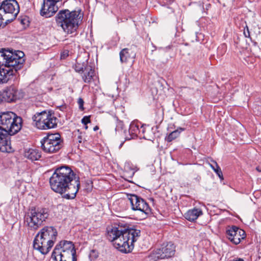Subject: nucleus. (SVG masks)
I'll return each mask as SVG.
<instances>
[{"label": "nucleus", "mask_w": 261, "mask_h": 261, "mask_svg": "<svg viewBox=\"0 0 261 261\" xmlns=\"http://www.w3.org/2000/svg\"><path fill=\"white\" fill-rule=\"evenodd\" d=\"M232 261H244V259L242 258H239L238 259H233Z\"/></svg>", "instance_id": "obj_40"}, {"label": "nucleus", "mask_w": 261, "mask_h": 261, "mask_svg": "<svg viewBox=\"0 0 261 261\" xmlns=\"http://www.w3.org/2000/svg\"><path fill=\"white\" fill-rule=\"evenodd\" d=\"M54 261H65V254H63L58 251H53L51 256Z\"/></svg>", "instance_id": "obj_27"}, {"label": "nucleus", "mask_w": 261, "mask_h": 261, "mask_svg": "<svg viewBox=\"0 0 261 261\" xmlns=\"http://www.w3.org/2000/svg\"><path fill=\"white\" fill-rule=\"evenodd\" d=\"M128 199L133 211H138L146 217L151 213V208L148 203L142 197L136 194H129Z\"/></svg>", "instance_id": "obj_11"}, {"label": "nucleus", "mask_w": 261, "mask_h": 261, "mask_svg": "<svg viewBox=\"0 0 261 261\" xmlns=\"http://www.w3.org/2000/svg\"><path fill=\"white\" fill-rule=\"evenodd\" d=\"M14 135L11 134L9 130L0 127V151L3 152L12 151L10 136Z\"/></svg>", "instance_id": "obj_15"}, {"label": "nucleus", "mask_w": 261, "mask_h": 261, "mask_svg": "<svg viewBox=\"0 0 261 261\" xmlns=\"http://www.w3.org/2000/svg\"><path fill=\"white\" fill-rule=\"evenodd\" d=\"M82 136H78V141L79 143H81L82 142Z\"/></svg>", "instance_id": "obj_39"}, {"label": "nucleus", "mask_w": 261, "mask_h": 261, "mask_svg": "<svg viewBox=\"0 0 261 261\" xmlns=\"http://www.w3.org/2000/svg\"><path fill=\"white\" fill-rule=\"evenodd\" d=\"M175 251V246L172 242L163 244L161 248L154 250L149 255V258L154 261L168 258L174 254Z\"/></svg>", "instance_id": "obj_10"}, {"label": "nucleus", "mask_w": 261, "mask_h": 261, "mask_svg": "<svg viewBox=\"0 0 261 261\" xmlns=\"http://www.w3.org/2000/svg\"><path fill=\"white\" fill-rule=\"evenodd\" d=\"M4 16H7L8 18L10 17V14H5Z\"/></svg>", "instance_id": "obj_42"}, {"label": "nucleus", "mask_w": 261, "mask_h": 261, "mask_svg": "<svg viewBox=\"0 0 261 261\" xmlns=\"http://www.w3.org/2000/svg\"><path fill=\"white\" fill-rule=\"evenodd\" d=\"M256 170L258 172H261V166H257V167H256Z\"/></svg>", "instance_id": "obj_38"}, {"label": "nucleus", "mask_w": 261, "mask_h": 261, "mask_svg": "<svg viewBox=\"0 0 261 261\" xmlns=\"http://www.w3.org/2000/svg\"><path fill=\"white\" fill-rule=\"evenodd\" d=\"M48 119H46L45 129L54 128L57 126L58 119L48 112Z\"/></svg>", "instance_id": "obj_22"}, {"label": "nucleus", "mask_w": 261, "mask_h": 261, "mask_svg": "<svg viewBox=\"0 0 261 261\" xmlns=\"http://www.w3.org/2000/svg\"><path fill=\"white\" fill-rule=\"evenodd\" d=\"M81 10L70 11L68 9L60 10L55 16L58 27H61L67 34H72L76 31L79 26L80 20L83 16L80 15Z\"/></svg>", "instance_id": "obj_4"}, {"label": "nucleus", "mask_w": 261, "mask_h": 261, "mask_svg": "<svg viewBox=\"0 0 261 261\" xmlns=\"http://www.w3.org/2000/svg\"><path fill=\"white\" fill-rule=\"evenodd\" d=\"M98 256V252L96 250L92 249L90 251L89 254V257L91 259H94L97 258Z\"/></svg>", "instance_id": "obj_31"}, {"label": "nucleus", "mask_w": 261, "mask_h": 261, "mask_svg": "<svg viewBox=\"0 0 261 261\" xmlns=\"http://www.w3.org/2000/svg\"><path fill=\"white\" fill-rule=\"evenodd\" d=\"M16 53L18 56V61H17V67H16V69H21L25 62V59L23 58L24 54L20 50H16Z\"/></svg>", "instance_id": "obj_26"}, {"label": "nucleus", "mask_w": 261, "mask_h": 261, "mask_svg": "<svg viewBox=\"0 0 261 261\" xmlns=\"http://www.w3.org/2000/svg\"><path fill=\"white\" fill-rule=\"evenodd\" d=\"M58 250L61 253L65 254V257H73V256L76 257V252L74 245L71 241H61L56 245L53 251L58 252Z\"/></svg>", "instance_id": "obj_14"}, {"label": "nucleus", "mask_w": 261, "mask_h": 261, "mask_svg": "<svg viewBox=\"0 0 261 261\" xmlns=\"http://www.w3.org/2000/svg\"><path fill=\"white\" fill-rule=\"evenodd\" d=\"M203 214L201 209L194 208L189 210L185 214V218L189 221H194Z\"/></svg>", "instance_id": "obj_20"}, {"label": "nucleus", "mask_w": 261, "mask_h": 261, "mask_svg": "<svg viewBox=\"0 0 261 261\" xmlns=\"http://www.w3.org/2000/svg\"><path fill=\"white\" fill-rule=\"evenodd\" d=\"M126 180H127V181H129V179H126L125 178Z\"/></svg>", "instance_id": "obj_44"}, {"label": "nucleus", "mask_w": 261, "mask_h": 261, "mask_svg": "<svg viewBox=\"0 0 261 261\" xmlns=\"http://www.w3.org/2000/svg\"><path fill=\"white\" fill-rule=\"evenodd\" d=\"M41 148L46 153H54L63 147V141L59 134H48L41 141Z\"/></svg>", "instance_id": "obj_7"}, {"label": "nucleus", "mask_w": 261, "mask_h": 261, "mask_svg": "<svg viewBox=\"0 0 261 261\" xmlns=\"http://www.w3.org/2000/svg\"><path fill=\"white\" fill-rule=\"evenodd\" d=\"M48 112L42 111L40 113H36L33 116V120L35 122L36 127L40 129H45L46 119H48Z\"/></svg>", "instance_id": "obj_17"}, {"label": "nucleus", "mask_w": 261, "mask_h": 261, "mask_svg": "<svg viewBox=\"0 0 261 261\" xmlns=\"http://www.w3.org/2000/svg\"><path fill=\"white\" fill-rule=\"evenodd\" d=\"M129 134L131 136L130 137H126V140H130L133 139L134 137L137 136V134L139 132V127L135 123H132L129 126Z\"/></svg>", "instance_id": "obj_24"}, {"label": "nucleus", "mask_w": 261, "mask_h": 261, "mask_svg": "<svg viewBox=\"0 0 261 261\" xmlns=\"http://www.w3.org/2000/svg\"><path fill=\"white\" fill-rule=\"evenodd\" d=\"M65 259H66L65 261H77V258L74 256L65 257Z\"/></svg>", "instance_id": "obj_37"}, {"label": "nucleus", "mask_w": 261, "mask_h": 261, "mask_svg": "<svg viewBox=\"0 0 261 261\" xmlns=\"http://www.w3.org/2000/svg\"><path fill=\"white\" fill-rule=\"evenodd\" d=\"M25 158L32 161L38 160L41 157V152L36 149L30 148L24 153Z\"/></svg>", "instance_id": "obj_19"}, {"label": "nucleus", "mask_w": 261, "mask_h": 261, "mask_svg": "<svg viewBox=\"0 0 261 261\" xmlns=\"http://www.w3.org/2000/svg\"><path fill=\"white\" fill-rule=\"evenodd\" d=\"M180 53L183 55H190L191 54V50L189 47L187 46V44L185 45H182L181 46L180 48Z\"/></svg>", "instance_id": "obj_28"}, {"label": "nucleus", "mask_w": 261, "mask_h": 261, "mask_svg": "<svg viewBox=\"0 0 261 261\" xmlns=\"http://www.w3.org/2000/svg\"><path fill=\"white\" fill-rule=\"evenodd\" d=\"M24 96V93L21 90L11 86L0 93V100L1 102H12L22 98Z\"/></svg>", "instance_id": "obj_12"}, {"label": "nucleus", "mask_w": 261, "mask_h": 261, "mask_svg": "<svg viewBox=\"0 0 261 261\" xmlns=\"http://www.w3.org/2000/svg\"><path fill=\"white\" fill-rule=\"evenodd\" d=\"M47 1H49L50 0H47Z\"/></svg>", "instance_id": "obj_45"}, {"label": "nucleus", "mask_w": 261, "mask_h": 261, "mask_svg": "<svg viewBox=\"0 0 261 261\" xmlns=\"http://www.w3.org/2000/svg\"><path fill=\"white\" fill-rule=\"evenodd\" d=\"M99 129V127L98 126H95L94 128H93V130L94 131H96L97 130H98Z\"/></svg>", "instance_id": "obj_41"}, {"label": "nucleus", "mask_w": 261, "mask_h": 261, "mask_svg": "<svg viewBox=\"0 0 261 261\" xmlns=\"http://www.w3.org/2000/svg\"><path fill=\"white\" fill-rule=\"evenodd\" d=\"M123 128V122L120 120H117L116 126V130H122Z\"/></svg>", "instance_id": "obj_33"}, {"label": "nucleus", "mask_w": 261, "mask_h": 261, "mask_svg": "<svg viewBox=\"0 0 261 261\" xmlns=\"http://www.w3.org/2000/svg\"><path fill=\"white\" fill-rule=\"evenodd\" d=\"M22 120L20 117L12 112L0 113V127L16 134L21 128Z\"/></svg>", "instance_id": "obj_6"}, {"label": "nucleus", "mask_w": 261, "mask_h": 261, "mask_svg": "<svg viewBox=\"0 0 261 261\" xmlns=\"http://www.w3.org/2000/svg\"><path fill=\"white\" fill-rule=\"evenodd\" d=\"M86 65H85L84 63L83 64H81L78 62H76V63L74 65V69L76 72H83L85 71V67H86Z\"/></svg>", "instance_id": "obj_29"}, {"label": "nucleus", "mask_w": 261, "mask_h": 261, "mask_svg": "<svg viewBox=\"0 0 261 261\" xmlns=\"http://www.w3.org/2000/svg\"><path fill=\"white\" fill-rule=\"evenodd\" d=\"M94 70L90 65H86L82 75V79L85 83H90L94 76Z\"/></svg>", "instance_id": "obj_21"}, {"label": "nucleus", "mask_w": 261, "mask_h": 261, "mask_svg": "<svg viewBox=\"0 0 261 261\" xmlns=\"http://www.w3.org/2000/svg\"><path fill=\"white\" fill-rule=\"evenodd\" d=\"M136 53L133 49V47L125 48L122 49L120 53V60L121 63H127L129 62H133L135 58Z\"/></svg>", "instance_id": "obj_18"}, {"label": "nucleus", "mask_w": 261, "mask_h": 261, "mask_svg": "<svg viewBox=\"0 0 261 261\" xmlns=\"http://www.w3.org/2000/svg\"><path fill=\"white\" fill-rule=\"evenodd\" d=\"M6 49L2 48L0 50V84L6 83V78L10 73V69L7 70L6 60Z\"/></svg>", "instance_id": "obj_16"}, {"label": "nucleus", "mask_w": 261, "mask_h": 261, "mask_svg": "<svg viewBox=\"0 0 261 261\" xmlns=\"http://www.w3.org/2000/svg\"><path fill=\"white\" fill-rule=\"evenodd\" d=\"M51 189L56 193L64 195L63 197L73 199L79 190L80 177L67 166L56 169L49 178Z\"/></svg>", "instance_id": "obj_1"}, {"label": "nucleus", "mask_w": 261, "mask_h": 261, "mask_svg": "<svg viewBox=\"0 0 261 261\" xmlns=\"http://www.w3.org/2000/svg\"><path fill=\"white\" fill-rule=\"evenodd\" d=\"M185 130V128L179 127L176 130L172 131L167 135L165 140L167 142H171L179 137L181 132Z\"/></svg>", "instance_id": "obj_23"}, {"label": "nucleus", "mask_w": 261, "mask_h": 261, "mask_svg": "<svg viewBox=\"0 0 261 261\" xmlns=\"http://www.w3.org/2000/svg\"><path fill=\"white\" fill-rule=\"evenodd\" d=\"M82 122L84 125H87L88 123H90V116H84L82 119Z\"/></svg>", "instance_id": "obj_32"}, {"label": "nucleus", "mask_w": 261, "mask_h": 261, "mask_svg": "<svg viewBox=\"0 0 261 261\" xmlns=\"http://www.w3.org/2000/svg\"><path fill=\"white\" fill-rule=\"evenodd\" d=\"M0 11L5 14H10V18L4 16L6 21L4 26H6L16 19L19 12V6L16 0H5L0 5Z\"/></svg>", "instance_id": "obj_8"}, {"label": "nucleus", "mask_w": 261, "mask_h": 261, "mask_svg": "<svg viewBox=\"0 0 261 261\" xmlns=\"http://www.w3.org/2000/svg\"><path fill=\"white\" fill-rule=\"evenodd\" d=\"M244 35L245 36V37H247V38H249L250 36L249 28L247 25L244 28Z\"/></svg>", "instance_id": "obj_36"}, {"label": "nucleus", "mask_w": 261, "mask_h": 261, "mask_svg": "<svg viewBox=\"0 0 261 261\" xmlns=\"http://www.w3.org/2000/svg\"><path fill=\"white\" fill-rule=\"evenodd\" d=\"M212 162H213V164H211L210 166L217 174L221 180L223 179V173L220 167L219 166L217 163L215 161L212 160Z\"/></svg>", "instance_id": "obj_25"}, {"label": "nucleus", "mask_w": 261, "mask_h": 261, "mask_svg": "<svg viewBox=\"0 0 261 261\" xmlns=\"http://www.w3.org/2000/svg\"><path fill=\"white\" fill-rule=\"evenodd\" d=\"M49 210L42 207L32 206L24 216V223L31 230H37L49 216Z\"/></svg>", "instance_id": "obj_5"}, {"label": "nucleus", "mask_w": 261, "mask_h": 261, "mask_svg": "<svg viewBox=\"0 0 261 261\" xmlns=\"http://www.w3.org/2000/svg\"><path fill=\"white\" fill-rule=\"evenodd\" d=\"M58 231L53 226L43 227L37 233L33 241V247L42 254L48 253L57 240Z\"/></svg>", "instance_id": "obj_3"}, {"label": "nucleus", "mask_w": 261, "mask_h": 261, "mask_svg": "<svg viewBox=\"0 0 261 261\" xmlns=\"http://www.w3.org/2000/svg\"><path fill=\"white\" fill-rule=\"evenodd\" d=\"M107 239L121 252H130L134 248V243L140 236L141 231L130 227L127 223L119 222L107 228Z\"/></svg>", "instance_id": "obj_2"}, {"label": "nucleus", "mask_w": 261, "mask_h": 261, "mask_svg": "<svg viewBox=\"0 0 261 261\" xmlns=\"http://www.w3.org/2000/svg\"><path fill=\"white\" fill-rule=\"evenodd\" d=\"M85 125V129H87L88 128V126H87V125Z\"/></svg>", "instance_id": "obj_43"}, {"label": "nucleus", "mask_w": 261, "mask_h": 261, "mask_svg": "<svg viewBox=\"0 0 261 261\" xmlns=\"http://www.w3.org/2000/svg\"><path fill=\"white\" fill-rule=\"evenodd\" d=\"M226 234L227 238L235 245L239 244L241 240L246 237L245 231L234 225L227 228Z\"/></svg>", "instance_id": "obj_13"}, {"label": "nucleus", "mask_w": 261, "mask_h": 261, "mask_svg": "<svg viewBox=\"0 0 261 261\" xmlns=\"http://www.w3.org/2000/svg\"><path fill=\"white\" fill-rule=\"evenodd\" d=\"M77 103H78L79 106V109L83 111L84 110V100L82 98L80 97V98H79L78 99Z\"/></svg>", "instance_id": "obj_34"}, {"label": "nucleus", "mask_w": 261, "mask_h": 261, "mask_svg": "<svg viewBox=\"0 0 261 261\" xmlns=\"http://www.w3.org/2000/svg\"><path fill=\"white\" fill-rule=\"evenodd\" d=\"M127 168V167L125 166L124 168L125 171L123 173V176L126 178H132L135 174V171L132 169L128 171Z\"/></svg>", "instance_id": "obj_30"}, {"label": "nucleus", "mask_w": 261, "mask_h": 261, "mask_svg": "<svg viewBox=\"0 0 261 261\" xmlns=\"http://www.w3.org/2000/svg\"><path fill=\"white\" fill-rule=\"evenodd\" d=\"M69 56V51L68 50H65L61 54L60 58L61 59H65Z\"/></svg>", "instance_id": "obj_35"}, {"label": "nucleus", "mask_w": 261, "mask_h": 261, "mask_svg": "<svg viewBox=\"0 0 261 261\" xmlns=\"http://www.w3.org/2000/svg\"><path fill=\"white\" fill-rule=\"evenodd\" d=\"M6 65L7 70L10 69V73L8 74V77L6 78V83L10 80H12L14 77H16L18 70L20 69H16L17 67V61H18V56L16 50L13 51V49H6ZM6 75H7L6 73Z\"/></svg>", "instance_id": "obj_9"}]
</instances>
